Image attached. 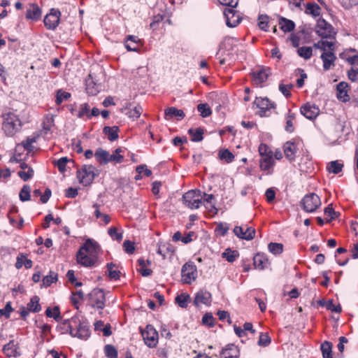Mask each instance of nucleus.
Wrapping results in <instances>:
<instances>
[{
    "instance_id": "nucleus-1",
    "label": "nucleus",
    "mask_w": 358,
    "mask_h": 358,
    "mask_svg": "<svg viewBox=\"0 0 358 358\" xmlns=\"http://www.w3.org/2000/svg\"><path fill=\"white\" fill-rule=\"evenodd\" d=\"M2 129L7 136H13L21 127V121L17 115L13 112L2 114Z\"/></svg>"
},
{
    "instance_id": "nucleus-2",
    "label": "nucleus",
    "mask_w": 358,
    "mask_h": 358,
    "mask_svg": "<svg viewBox=\"0 0 358 358\" xmlns=\"http://www.w3.org/2000/svg\"><path fill=\"white\" fill-rule=\"evenodd\" d=\"M98 175V170L92 165H84L77 171L79 182L85 186L90 185Z\"/></svg>"
},
{
    "instance_id": "nucleus-3",
    "label": "nucleus",
    "mask_w": 358,
    "mask_h": 358,
    "mask_svg": "<svg viewBox=\"0 0 358 358\" xmlns=\"http://www.w3.org/2000/svg\"><path fill=\"white\" fill-rule=\"evenodd\" d=\"M202 192L198 189L188 191L182 196L183 203L190 209L199 208L202 204Z\"/></svg>"
},
{
    "instance_id": "nucleus-4",
    "label": "nucleus",
    "mask_w": 358,
    "mask_h": 358,
    "mask_svg": "<svg viewBox=\"0 0 358 358\" xmlns=\"http://www.w3.org/2000/svg\"><path fill=\"white\" fill-rule=\"evenodd\" d=\"M101 250L100 245L99 243L92 239H88L84 243V245L80 248V255H83V252H87L91 255L89 262H84L85 264H90V262H97L98 255Z\"/></svg>"
},
{
    "instance_id": "nucleus-5",
    "label": "nucleus",
    "mask_w": 358,
    "mask_h": 358,
    "mask_svg": "<svg viewBox=\"0 0 358 358\" xmlns=\"http://www.w3.org/2000/svg\"><path fill=\"white\" fill-rule=\"evenodd\" d=\"M303 210L307 213L315 212L320 206V198L315 193L305 195L301 201Z\"/></svg>"
},
{
    "instance_id": "nucleus-6",
    "label": "nucleus",
    "mask_w": 358,
    "mask_h": 358,
    "mask_svg": "<svg viewBox=\"0 0 358 358\" xmlns=\"http://www.w3.org/2000/svg\"><path fill=\"white\" fill-rule=\"evenodd\" d=\"M89 302L92 307L103 309L105 306V294L101 289L96 288L88 294Z\"/></svg>"
},
{
    "instance_id": "nucleus-7",
    "label": "nucleus",
    "mask_w": 358,
    "mask_h": 358,
    "mask_svg": "<svg viewBox=\"0 0 358 358\" xmlns=\"http://www.w3.org/2000/svg\"><path fill=\"white\" fill-rule=\"evenodd\" d=\"M141 334L145 343L150 348H154L158 343V332L150 324H148L145 329L141 331Z\"/></svg>"
},
{
    "instance_id": "nucleus-8",
    "label": "nucleus",
    "mask_w": 358,
    "mask_h": 358,
    "mask_svg": "<svg viewBox=\"0 0 358 358\" xmlns=\"http://www.w3.org/2000/svg\"><path fill=\"white\" fill-rule=\"evenodd\" d=\"M61 12L59 9L52 8L44 17V24L49 30H55L59 24Z\"/></svg>"
},
{
    "instance_id": "nucleus-9",
    "label": "nucleus",
    "mask_w": 358,
    "mask_h": 358,
    "mask_svg": "<svg viewBox=\"0 0 358 358\" xmlns=\"http://www.w3.org/2000/svg\"><path fill=\"white\" fill-rule=\"evenodd\" d=\"M315 32L323 38H331L336 34L332 26L322 18L317 20Z\"/></svg>"
},
{
    "instance_id": "nucleus-10",
    "label": "nucleus",
    "mask_w": 358,
    "mask_h": 358,
    "mask_svg": "<svg viewBox=\"0 0 358 358\" xmlns=\"http://www.w3.org/2000/svg\"><path fill=\"white\" fill-rule=\"evenodd\" d=\"M182 280L185 284H190L194 281L197 275L195 265L192 262L185 263L181 270Z\"/></svg>"
},
{
    "instance_id": "nucleus-11",
    "label": "nucleus",
    "mask_w": 358,
    "mask_h": 358,
    "mask_svg": "<svg viewBox=\"0 0 358 358\" xmlns=\"http://www.w3.org/2000/svg\"><path fill=\"white\" fill-rule=\"evenodd\" d=\"M254 104L259 109L257 114L261 117L269 116L268 112L271 108H274L275 105L269 101L268 98H256Z\"/></svg>"
},
{
    "instance_id": "nucleus-12",
    "label": "nucleus",
    "mask_w": 358,
    "mask_h": 358,
    "mask_svg": "<svg viewBox=\"0 0 358 358\" xmlns=\"http://www.w3.org/2000/svg\"><path fill=\"white\" fill-rule=\"evenodd\" d=\"M224 15L226 19V24L229 27H236L242 20L240 15L234 10V8H225Z\"/></svg>"
},
{
    "instance_id": "nucleus-13",
    "label": "nucleus",
    "mask_w": 358,
    "mask_h": 358,
    "mask_svg": "<svg viewBox=\"0 0 358 358\" xmlns=\"http://www.w3.org/2000/svg\"><path fill=\"white\" fill-rule=\"evenodd\" d=\"M212 302V294L210 292L206 289H200L198 291L194 296V305L196 307L201 304H203L206 306H210Z\"/></svg>"
},
{
    "instance_id": "nucleus-14",
    "label": "nucleus",
    "mask_w": 358,
    "mask_h": 358,
    "mask_svg": "<svg viewBox=\"0 0 358 358\" xmlns=\"http://www.w3.org/2000/svg\"><path fill=\"white\" fill-rule=\"evenodd\" d=\"M94 157L96 158V159L97 160V162L100 164H107L108 163L112 162V161H120L121 159L120 157H115V156H110V154L99 148L98 149H96L95 153H94Z\"/></svg>"
},
{
    "instance_id": "nucleus-15",
    "label": "nucleus",
    "mask_w": 358,
    "mask_h": 358,
    "mask_svg": "<svg viewBox=\"0 0 358 358\" xmlns=\"http://www.w3.org/2000/svg\"><path fill=\"white\" fill-rule=\"evenodd\" d=\"M271 74L270 69L262 67L252 72L254 83L260 85L265 82Z\"/></svg>"
},
{
    "instance_id": "nucleus-16",
    "label": "nucleus",
    "mask_w": 358,
    "mask_h": 358,
    "mask_svg": "<svg viewBox=\"0 0 358 358\" xmlns=\"http://www.w3.org/2000/svg\"><path fill=\"white\" fill-rule=\"evenodd\" d=\"M301 113L307 119L313 120L320 113V109L314 104L306 103L301 108Z\"/></svg>"
},
{
    "instance_id": "nucleus-17",
    "label": "nucleus",
    "mask_w": 358,
    "mask_h": 358,
    "mask_svg": "<svg viewBox=\"0 0 358 358\" xmlns=\"http://www.w3.org/2000/svg\"><path fill=\"white\" fill-rule=\"evenodd\" d=\"M67 327L70 329V334L72 336H76L80 339L86 340L90 336V329L87 325L80 324L76 332L72 329L71 324H67Z\"/></svg>"
},
{
    "instance_id": "nucleus-18",
    "label": "nucleus",
    "mask_w": 358,
    "mask_h": 358,
    "mask_svg": "<svg viewBox=\"0 0 358 358\" xmlns=\"http://www.w3.org/2000/svg\"><path fill=\"white\" fill-rule=\"evenodd\" d=\"M41 17V10L38 5L35 3L29 4L27 10L26 18L36 21Z\"/></svg>"
},
{
    "instance_id": "nucleus-19",
    "label": "nucleus",
    "mask_w": 358,
    "mask_h": 358,
    "mask_svg": "<svg viewBox=\"0 0 358 358\" xmlns=\"http://www.w3.org/2000/svg\"><path fill=\"white\" fill-rule=\"evenodd\" d=\"M321 59L323 61V68L325 71L329 70L332 65L334 64V62L336 59L334 53L332 50L328 52H323L321 55Z\"/></svg>"
},
{
    "instance_id": "nucleus-20",
    "label": "nucleus",
    "mask_w": 358,
    "mask_h": 358,
    "mask_svg": "<svg viewBox=\"0 0 358 358\" xmlns=\"http://www.w3.org/2000/svg\"><path fill=\"white\" fill-rule=\"evenodd\" d=\"M141 40L138 36L129 35L124 41V46L128 51L137 52L138 50V43Z\"/></svg>"
},
{
    "instance_id": "nucleus-21",
    "label": "nucleus",
    "mask_w": 358,
    "mask_h": 358,
    "mask_svg": "<svg viewBox=\"0 0 358 358\" xmlns=\"http://www.w3.org/2000/svg\"><path fill=\"white\" fill-rule=\"evenodd\" d=\"M348 87V83L345 82H341L337 85V98L343 101L346 102L349 101L350 96L348 94L347 87Z\"/></svg>"
},
{
    "instance_id": "nucleus-22",
    "label": "nucleus",
    "mask_w": 358,
    "mask_h": 358,
    "mask_svg": "<svg viewBox=\"0 0 358 358\" xmlns=\"http://www.w3.org/2000/svg\"><path fill=\"white\" fill-rule=\"evenodd\" d=\"M3 351L8 357H17L20 355V353L17 351V343L14 341H10L8 343L5 345Z\"/></svg>"
},
{
    "instance_id": "nucleus-23",
    "label": "nucleus",
    "mask_w": 358,
    "mask_h": 358,
    "mask_svg": "<svg viewBox=\"0 0 358 358\" xmlns=\"http://www.w3.org/2000/svg\"><path fill=\"white\" fill-rule=\"evenodd\" d=\"M157 252L162 256L163 259H165L167 255H173L174 253L175 248L170 243H159Z\"/></svg>"
},
{
    "instance_id": "nucleus-24",
    "label": "nucleus",
    "mask_w": 358,
    "mask_h": 358,
    "mask_svg": "<svg viewBox=\"0 0 358 358\" xmlns=\"http://www.w3.org/2000/svg\"><path fill=\"white\" fill-rule=\"evenodd\" d=\"M278 24L280 29L285 33L292 31L295 27V23L292 20L281 16L278 17Z\"/></svg>"
},
{
    "instance_id": "nucleus-25",
    "label": "nucleus",
    "mask_w": 358,
    "mask_h": 358,
    "mask_svg": "<svg viewBox=\"0 0 358 358\" xmlns=\"http://www.w3.org/2000/svg\"><path fill=\"white\" fill-rule=\"evenodd\" d=\"M86 92L90 96H94L97 94L100 90V87L99 85L94 83L93 78L91 75H89L88 78L86 79Z\"/></svg>"
},
{
    "instance_id": "nucleus-26",
    "label": "nucleus",
    "mask_w": 358,
    "mask_h": 358,
    "mask_svg": "<svg viewBox=\"0 0 358 358\" xmlns=\"http://www.w3.org/2000/svg\"><path fill=\"white\" fill-rule=\"evenodd\" d=\"M32 261L27 259L25 254L20 253L16 258L15 266L17 269L21 268L23 266H24L26 268H30L32 267Z\"/></svg>"
},
{
    "instance_id": "nucleus-27",
    "label": "nucleus",
    "mask_w": 358,
    "mask_h": 358,
    "mask_svg": "<svg viewBox=\"0 0 358 358\" xmlns=\"http://www.w3.org/2000/svg\"><path fill=\"white\" fill-rule=\"evenodd\" d=\"M165 118L169 120L173 117H177L178 120H182L185 116L182 110L178 109L175 107H169L165 110Z\"/></svg>"
},
{
    "instance_id": "nucleus-28",
    "label": "nucleus",
    "mask_w": 358,
    "mask_h": 358,
    "mask_svg": "<svg viewBox=\"0 0 358 358\" xmlns=\"http://www.w3.org/2000/svg\"><path fill=\"white\" fill-rule=\"evenodd\" d=\"M221 355L224 358H238V351L236 345L234 344L227 345V347L222 349Z\"/></svg>"
},
{
    "instance_id": "nucleus-29",
    "label": "nucleus",
    "mask_w": 358,
    "mask_h": 358,
    "mask_svg": "<svg viewBox=\"0 0 358 358\" xmlns=\"http://www.w3.org/2000/svg\"><path fill=\"white\" fill-rule=\"evenodd\" d=\"M120 129L117 126L108 127L106 126L103 129V133L107 136L110 141H114L118 138V132Z\"/></svg>"
},
{
    "instance_id": "nucleus-30",
    "label": "nucleus",
    "mask_w": 358,
    "mask_h": 358,
    "mask_svg": "<svg viewBox=\"0 0 358 358\" xmlns=\"http://www.w3.org/2000/svg\"><path fill=\"white\" fill-rule=\"evenodd\" d=\"M202 203H203L205 207L209 209V210L213 211V213H217V209L215 208V203H213V200L215 199L214 195L202 193Z\"/></svg>"
},
{
    "instance_id": "nucleus-31",
    "label": "nucleus",
    "mask_w": 358,
    "mask_h": 358,
    "mask_svg": "<svg viewBox=\"0 0 358 358\" xmlns=\"http://www.w3.org/2000/svg\"><path fill=\"white\" fill-rule=\"evenodd\" d=\"M283 148L286 158L289 161L294 160L295 158L296 152V145H294V143L289 141L286 142L284 144Z\"/></svg>"
},
{
    "instance_id": "nucleus-32",
    "label": "nucleus",
    "mask_w": 358,
    "mask_h": 358,
    "mask_svg": "<svg viewBox=\"0 0 358 358\" xmlns=\"http://www.w3.org/2000/svg\"><path fill=\"white\" fill-rule=\"evenodd\" d=\"M268 264V260L264 255L257 254L254 257V266L256 268L263 270Z\"/></svg>"
},
{
    "instance_id": "nucleus-33",
    "label": "nucleus",
    "mask_w": 358,
    "mask_h": 358,
    "mask_svg": "<svg viewBox=\"0 0 358 358\" xmlns=\"http://www.w3.org/2000/svg\"><path fill=\"white\" fill-rule=\"evenodd\" d=\"M90 257H91V255H89L87 252H83V255H80V250H78L77 253V262L78 264H81L83 266L85 267H92L96 266L97 262H90V264H85L84 262H89L90 260Z\"/></svg>"
},
{
    "instance_id": "nucleus-34",
    "label": "nucleus",
    "mask_w": 358,
    "mask_h": 358,
    "mask_svg": "<svg viewBox=\"0 0 358 358\" xmlns=\"http://www.w3.org/2000/svg\"><path fill=\"white\" fill-rule=\"evenodd\" d=\"M272 155H266L260 160V168L262 171H268L273 165Z\"/></svg>"
},
{
    "instance_id": "nucleus-35",
    "label": "nucleus",
    "mask_w": 358,
    "mask_h": 358,
    "mask_svg": "<svg viewBox=\"0 0 358 358\" xmlns=\"http://www.w3.org/2000/svg\"><path fill=\"white\" fill-rule=\"evenodd\" d=\"M40 299L38 296H33L30 301L27 303V308L28 310L33 313H38L41 310V306L39 303Z\"/></svg>"
},
{
    "instance_id": "nucleus-36",
    "label": "nucleus",
    "mask_w": 358,
    "mask_h": 358,
    "mask_svg": "<svg viewBox=\"0 0 358 358\" xmlns=\"http://www.w3.org/2000/svg\"><path fill=\"white\" fill-rule=\"evenodd\" d=\"M188 133L191 136V140L194 142L201 141L203 138V130L201 128L189 129Z\"/></svg>"
},
{
    "instance_id": "nucleus-37",
    "label": "nucleus",
    "mask_w": 358,
    "mask_h": 358,
    "mask_svg": "<svg viewBox=\"0 0 358 358\" xmlns=\"http://www.w3.org/2000/svg\"><path fill=\"white\" fill-rule=\"evenodd\" d=\"M323 358H333L332 344L329 341H324L320 347Z\"/></svg>"
},
{
    "instance_id": "nucleus-38",
    "label": "nucleus",
    "mask_w": 358,
    "mask_h": 358,
    "mask_svg": "<svg viewBox=\"0 0 358 358\" xmlns=\"http://www.w3.org/2000/svg\"><path fill=\"white\" fill-rule=\"evenodd\" d=\"M295 114L292 113L291 110H289L287 114L286 115V131L292 133L294 131L293 120L295 119Z\"/></svg>"
},
{
    "instance_id": "nucleus-39",
    "label": "nucleus",
    "mask_w": 358,
    "mask_h": 358,
    "mask_svg": "<svg viewBox=\"0 0 358 358\" xmlns=\"http://www.w3.org/2000/svg\"><path fill=\"white\" fill-rule=\"evenodd\" d=\"M107 273L108 275L111 279L118 280L120 278V271L118 270L114 269V268L117 267V265L113 263L107 264Z\"/></svg>"
},
{
    "instance_id": "nucleus-40",
    "label": "nucleus",
    "mask_w": 358,
    "mask_h": 358,
    "mask_svg": "<svg viewBox=\"0 0 358 358\" xmlns=\"http://www.w3.org/2000/svg\"><path fill=\"white\" fill-rule=\"evenodd\" d=\"M343 168V164L338 161H332L327 166L328 171L334 174L339 173L342 171Z\"/></svg>"
},
{
    "instance_id": "nucleus-41",
    "label": "nucleus",
    "mask_w": 358,
    "mask_h": 358,
    "mask_svg": "<svg viewBox=\"0 0 358 358\" xmlns=\"http://www.w3.org/2000/svg\"><path fill=\"white\" fill-rule=\"evenodd\" d=\"M176 303L181 308H186L190 301V296L188 294L182 293L178 295L175 299Z\"/></svg>"
},
{
    "instance_id": "nucleus-42",
    "label": "nucleus",
    "mask_w": 358,
    "mask_h": 358,
    "mask_svg": "<svg viewBox=\"0 0 358 358\" xmlns=\"http://www.w3.org/2000/svg\"><path fill=\"white\" fill-rule=\"evenodd\" d=\"M223 258H225L229 262H234L238 257V252L236 250H231L230 248H227L222 254Z\"/></svg>"
},
{
    "instance_id": "nucleus-43",
    "label": "nucleus",
    "mask_w": 358,
    "mask_h": 358,
    "mask_svg": "<svg viewBox=\"0 0 358 358\" xmlns=\"http://www.w3.org/2000/svg\"><path fill=\"white\" fill-rule=\"evenodd\" d=\"M306 12L314 17H317L320 14V7L315 3H309L306 4Z\"/></svg>"
},
{
    "instance_id": "nucleus-44",
    "label": "nucleus",
    "mask_w": 358,
    "mask_h": 358,
    "mask_svg": "<svg viewBox=\"0 0 358 358\" xmlns=\"http://www.w3.org/2000/svg\"><path fill=\"white\" fill-rule=\"evenodd\" d=\"M334 43L327 41H320L317 43H314L313 46L315 48L320 49L324 52H327V48H328L329 50H334Z\"/></svg>"
},
{
    "instance_id": "nucleus-45",
    "label": "nucleus",
    "mask_w": 358,
    "mask_h": 358,
    "mask_svg": "<svg viewBox=\"0 0 358 358\" xmlns=\"http://www.w3.org/2000/svg\"><path fill=\"white\" fill-rule=\"evenodd\" d=\"M298 55L305 59H309L313 55V50L311 47L303 46L297 50Z\"/></svg>"
},
{
    "instance_id": "nucleus-46",
    "label": "nucleus",
    "mask_w": 358,
    "mask_h": 358,
    "mask_svg": "<svg viewBox=\"0 0 358 358\" xmlns=\"http://www.w3.org/2000/svg\"><path fill=\"white\" fill-rule=\"evenodd\" d=\"M57 273L54 271H50L49 275H47L43 278V285L45 287H48L51 285L53 282H55L57 280Z\"/></svg>"
},
{
    "instance_id": "nucleus-47",
    "label": "nucleus",
    "mask_w": 358,
    "mask_h": 358,
    "mask_svg": "<svg viewBox=\"0 0 358 358\" xmlns=\"http://www.w3.org/2000/svg\"><path fill=\"white\" fill-rule=\"evenodd\" d=\"M218 156L221 160H224L227 163L231 162L234 159V155L228 149L220 150Z\"/></svg>"
},
{
    "instance_id": "nucleus-48",
    "label": "nucleus",
    "mask_w": 358,
    "mask_h": 358,
    "mask_svg": "<svg viewBox=\"0 0 358 358\" xmlns=\"http://www.w3.org/2000/svg\"><path fill=\"white\" fill-rule=\"evenodd\" d=\"M31 187L28 185H24L21 189L19 197L22 201H27L30 200Z\"/></svg>"
},
{
    "instance_id": "nucleus-49",
    "label": "nucleus",
    "mask_w": 358,
    "mask_h": 358,
    "mask_svg": "<svg viewBox=\"0 0 358 358\" xmlns=\"http://www.w3.org/2000/svg\"><path fill=\"white\" fill-rule=\"evenodd\" d=\"M45 315L48 317H53L56 321L61 319L60 310L58 306H55L53 309L48 308L45 310Z\"/></svg>"
},
{
    "instance_id": "nucleus-50",
    "label": "nucleus",
    "mask_w": 358,
    "mask_h": 358,
    "mask_svg": "<svg viewBox=\"0 0 358 358\" xmlns=\"http://www.w3.org/2000/svg\"><path fill=\"white\" fill-rule=\"evenodd\" d=\"M138 262L139 264V268H138V271L143 276L147 277L151 275L152 270L146 267V264L144 259H139Z\"/></svg>"
},
{
    "instance_id": "nucleus-51",
    "label": "nucleus",
    "mask_w": 358,
    "mask_h": 358,
    "mask_svg": "<svg viewBox=\"0 0 358 358\" xmlns=\"http://www.w3.org/2000/svg\"><path fill=\"white\" fill-rule=\"evenodd\" d=\"M268 248L270 252L274 255H280L282 252L283 245L278 243H270Z\"/></svg>"
},
{
    "instance_id": "nucleus-52",
    "label": "nucleus",
    "mask_w": 358,
    "mask_h": 358,
    "mask_svg": "<svg viewBox=\"0 0 358 358\" xmlns=\"http://www.w3.org/2000/svg\"><path fill=\"white\" fill-rule=\"evenodd\" d=\"M269 17L267 15H259L258 17V26L263 31H267Z\"/></svg>"
},
{
    "instance_id": "nucleus-53",
    "label": "nucleus",
    "mask_w": 358,
    "mask_h": 358,
    "mask_svg": "<svg viewBox=\"0 0 358 358\" xmlns=\"http://www.w3.org/2000/svg\"><path fill=\"white\" fill-rule=\"evenodd\" d=\"M197 110L203 117H207L211 115V110L207 103H199Z\"/></svg>"
},
{
    "instance_id": "nucleus-54",
    "label": "nucleus",
    "mask_w": 358,
    "mask_h": 358,
    "mask_svg": "<svg viewBox=\"0 0 358 358\" xmlns=\"http://www.w3.org/2000/svg\"><path fill=\"white\" fill-rule=\"evenodd\" d=\"M104 352L108 358H117V351L112 345H106L104 347Z\"/></svg>"
},
{
    "instance_id": "nucleus-55",
    "label": "nucleus",
    "mask_w": 358,
    "mask_h": 358,
    "mask_svg": "<svg viewBox=\"0 0 358 358\" xmlns=\"http://www.w3.org/2000/svg\"><path fill=\"white\" fill-rule=\"evenodd\" d=\"M271 342V338L267 333H261L258 341V345L262 347H266Z\"/></svg>"
},
{
    "instance_id": "nucleus-56",
    "label": "nucleus",
    "mask_w": 358,
    "mask_h": 358,
    "mask_svg": "<svg viewBox=\"0 0 358 358\" xmlns=\"http://www.w3.org/2000/svg\"><path fill=\"white\" fill-rule=\"evenodd\" d=\"M229 227L227 223L220 222L217 224L215 231L222 236H224L229 230Z\"/></svg>"
},
{
    "instance_id": "nucleus-57",
    "label": "nucleus",
    "mask_w": 358,
    "mask_h": 358,
    "mask_svg": "<svg viewBox=\"0 0 358 358\" xmlns=\"http://www.w3.org/2000/svg\"><path fill=\"white\" fill-rule=\"evenodd\" d=\"M70 96V93L59 90L57 93L55 102L57 105H60L64 100L68 99Z\"/></svg>"
},
{
    "instance_id": "nucleus-58",
    "label": "nucleus",
    "mask_w": 358,
    "mask_h": 358,
    "mask_svg": "<svg viewBox=\"0 0 358 358\" xmlns=\"http://www.w3.org/2000/svg\"><path fill=\"white\" fill-rule=\"evenodd\" d=\"M255 229L252 227H248L245 231L243 230V236H241V239L250 241L252 240L255 236Z\"/></svg>"
},
{
    "instance_id": "nucleus-59",
    "label": "nucleus",
    "mask_w": 358,
    "mask_h": 358,
    "mask_svg": "<svg viewBox=\"0 0 358 358\" xmlns=\"http://www.w3.org/2000/svg\"><path fill=\"white\" fill-rule=\"evenodd\" d=\"M143 112V108L140 106H135L134 108L130 109L127 115L129 117L132 118H138L141 116V113Z\"/></svg>"
},
{
    "instance_id": "nucleus-60",
    "label": "nucleus",
    "mask_w": 358,
    "mask_h": 358,
    "mask_svg": "<svg viewBox=\"0 0 358 358\" xmlns=\"http://www.w3.org/2000/svg\"><path fill=\"white\" fill-rule=\"evenodd\" d=\"M19 177L22 179L24 181H27L30 178H31L34 176V170L32 168H29L27 171H20L18 172Z\"/></svg>"
},
{
    "instance_id": "nucleus-61",
    "label": "nucleus",
    "mask_w": 358,
    "mask_h": 358,
    "mask_svg": "<svg viewBox=\"0 0 358 358\" xmlns=\"http://www.w3.org/2000/svg\"><path fill=\"white\" fill-rule=\"evenodd\" d=\"M214 317L210 313H206L202 317V323L208 327L214 326Z\"/></svg>"
},
{
    "instance_id": "nucleus-62",
    "label": "nucleus",
    "mask_w": 358,
    "mask_h": 358,
    "mask_svg": "<svg viewBox=\"0 0 358 358\" xmlns=\"http://www.w3.org/2000/svg\"><path fill=\"white\" fill-rule=\"evenodd\" d=\"M324 214L327 217H329V220H328L327 222H330L332 220H334L338 215L337 213L332 208V204H329L327 208H325Z\"/></svg>"
},
{
    "instance_id": "nucleus-63",
    "label": "nucleus",
    "mask_w": 358,
    "mask_h": 358,
    "mask_svg": "<svg viewBox=\"0 0 358 358\" xmlns=\"http://www.w3.org/2000/svg\"><path fill=\"white\" fill-rule=\"evenodd\" d=\"M12 311H13V309L11 307L10 302H8L3 308L0 309V317L4 316L8 319L10 317Z\"/></svg>"
},
{
    "instance_id": "nucleus-64",
    "label": "nucleus",
    "mask_w": 358,
    "mask_h": 358,
    "mask_svg": "<svg viewBox=\"0 0 358 358\" xmlns=\"http://www.w3.org/2000/svg\"><path fill=\"white\" fill-rule=\"evenodd\" d=\"M108 234L110 237L117 241H120L122 239V234L118 233L115 227H110L108 231Z\"/></svg>"
}]
</instances>
